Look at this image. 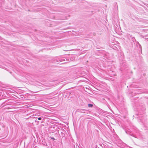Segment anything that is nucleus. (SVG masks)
<instances>
[{"mask_svg": "<svg viewBox=\"0 0 148 148\" xmlns=\"http://www.w3.org/2000/svg\"><path fill=\"white\" fill-rule=\"evenodd\" d=\"M92 104H88V106L89 107H92Z\"/></svg>", "mask_w": 148, "mask_h": 148, "instance_id": "1", "label": "nucleus"}, {"mask_svg": "<svg viewBox=\"0 0 148 148\" xmlns=\"http://www.w3.org/2000/svg\"><path fill=\"white\" fill-rule=\"evenodd\" d=\"M38 120H40L41 119V118L40 117H39L38 118Z\"/></svg>", "mask_w": 148, "mask_h": 148, "instance_id": "2", "label": "nucleus"}, {"mask_svg": "<svg viewBox=\"0 0 148 148\" xmlns=\"http://www.w3.org/2000/svg\"><path fill=\"white\" fill-rule=\"evenodd\" d=\"M51 139H53V140H54L55 139L54 138H51Z\"/></svg>", "mask_w": 148, "mask_h": 148, "instance_id": "3", "label": "nucleus"}]
</instances>
